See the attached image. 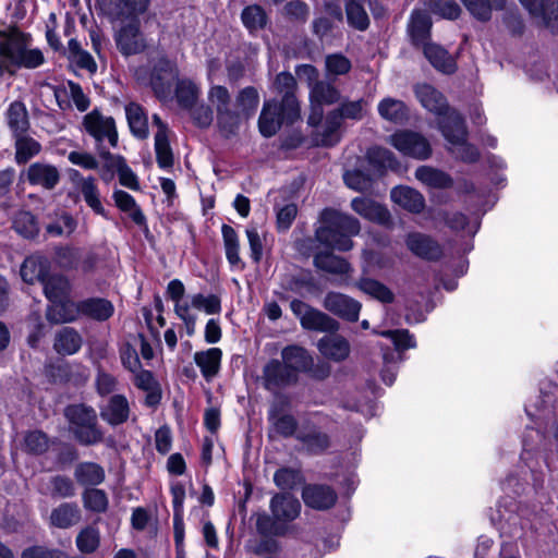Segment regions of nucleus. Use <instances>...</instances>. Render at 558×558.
Returning a JSON list of instances; mask_svg holds the SVG:
<instances>
[{
    "label": "nucleus",
    "mask_w": 558,
    "mask_h": 558,
    "mask_svg": "<svg viewBox=\"0 0 558 558\" xmlns=\"http://www.w3.org/2000/svg\"><path fill=\"white\" fill-rule=\"evenodd\" d=\"M45 63L41 49L33 46L29 34L15 26L0 28V77L20 69L34 70Z\"/></svg>",
    "instance_id": "1"
},
{
    "label": "nucleus",
    "mask_w": 558,
    "mask_h": 558,
    "mask_svg": "<svg viewBox=\"0 0 558 558\" xmlns=\"http://www.w3.org/2000/svg\"><path fill=\"white\" fill-rule=\"evenodd\" d=\"M322 226L316 229L315 238L323 245L345 252L353 247L352 236L361 230L360 221L348 214L335 209H325L320 214Z\"/></svg>",
    "instance_id": "2"
},
{
    "label": "nucleus",
    "mask_w": 558,
    "mask_h": 558,
    "mask_svg": "<svg viewBox=\"0 0 558 558\" xmlns=\"http://www.w3.org/2000/svg\"><path fill=\"white\" fill-rule=\"evenodd\" d=\"M64 415L74 438L85 446L102 441L104 433L98 426L96 411L85 404H72L65 408Z\"/></svg>",
    "instance_id": "3"
},
{
    "label": "nucleus",
    "mask_w": 558,
    "mask_h": 558,
    "mask_svg": "<svg viewBox=\"0 0 558 558\" xmlns=\"http://www.w3.org/2000/svg\"><path fill=\"white\" fill-rule=\"evenodd\" d=\"M452 123L440 121L439 129L449 144V150L459 159L465 162H474L478 159L480 153L475 146L466 142V126L458 112L448 116Z\"/></svg>",
    "instance_id": "4"
},
{
    "label": "nucleus",
    "mask_w": 558,
    "mask_h": 558,
    "mask_svg": "<svg viewBox=\"0 0 558 558\" xmlns=\"http://www.w3.org/2000/svg\"><path fill=\"white\" fill-rule=\"evenodd\" d=\"M43 287L46 298L51 302L47 318L53 323H64L61 317L70 310L68 304L75 303L70 299L71 284L69 280L61 275H49Z\"/></svg>",
    "instance_id": "5"
},
{
    "label": "nucleus",
    "mask_w": 558,
    "mask_h": 558,
    "mask_svg": "<svg viewBox=\"0 0 558 558\" xmlns=\"http://www.w3.org/2000/svg\"><path fill=\"white\" fill-rule=\"evenodd\" d=\"M388 143L405 157L426 160L433 149L429 141L421 133L411 130H399L391 134Z\"/></svg>",
    "instance_id": "6"
},
{
    "label": "nucleus",
    "mask_w": 558,
    "mask_h": 558,
    "mask_svg": "<svg viewBox=\"0 0 558 558\" xmlns=\"http://www.w3.org/2000/svg\"><path fill=\"white\" fill-rule=\"evenodd\" d=\"M83 125L86 133L95 140L96 149L104 148L106 141L110 147H117L118 131L112 117L104 116L94 109L84 117Z\"/></svg>",
    "instance_id": "7"
},
{
    "label": "nucleus",
    "mask_w": 558,
    "mask_h": 558,
    "mask_svg": "<svg viewBox=\"0 0 558 558\" xmlns=\"http://www.w3.org/2000/svg\"><path fill=\"white\" fill-rule=\"evenodd\" d=\"M208 100L216 109L219 126L231 134L239 124L240 113L231 109V96L229 90L221 85H214L208 90Z\"/></svg>",
    "instance_id": "8"
},
{
    "label": "nucleus",
    "mask_w": 558,
    "mask_h": 558,
    "mask_svg": "<svg viewBox=\"0 0 558 558\" xmlns=\"http://www.w3.org/2000/svg\"><path fill=\"white\" fill-rule=\"evenodd\" d=\"M68 306L70 310L61 317L64 323L75 320L78 315H84L98 322H105L109 319L114 312L112 303L100 298H90L77 303H69Z\"/></svg>",
    "instance_id": "9"
},
{
    "label": "nucleus",
    "mask_w": 558,
    "mask_h": 558,
    "mask_svg": "<svg viewBox=\"0 0 558 558\" xmlns=\"http://www.w3.org/2000/svg\"><path fill=\"white\" fill-rule=\"evenodd\" d=\"M310 100L311 113L307 123L315 125L323 118V105H332L339 101L340 92L330 82L319 81L310 90Z\"/></svg>",
    "instance_id": "10"
},
{
    "label": "nucleus",
    "mask_w": 558,
    "mask_h": 558,
    "mask_svg": "<svg viewBox=\"0 0 558 558\" xmlns=\"http://www.w3.org/2000/svg\"><path fill=\"white\" fill-rule=\"evenodd\" d=\"M414 93L420 104L426 110L439 117L438 124L442 120L448 124L452 123L448 120V116L456 111L449 109L446 98L434 86L426 83L416 84L414 86Z\"/></svg>",
    "instance_id": "11"
},
{
    "label": "nucleus",
    "mask_w": 558,
    "mask_h": 558,
    "mask_svg": "<svg viewBox=\"0 0 558 558\" xmlns=\"http://www.w3.org/2000/svg\"><path fill=\"white\" fill-rule=\"evenodd\" d=\"M322 415L318 412L312 413L307 418L303 420L296 439L301 441L307 451L312 453H320L325 451L329 445V436L315 429V418L320 422Z\"/></svg>",
    "instance_id": "12"
},
{
    "label": "nucleus",
    "mask_w": 558,
    "mask_h": 558,
    "mask_svg": "<svg viewBox=\"0 0 558 558\" xmlns=\"http://www.w3.org/2000/svg\"><path fill=\"white\" fill-rule=\"evenodd\" d=\"M324 306L327 311L340 318L349 322H356L359 319L362 304L347 294L329 292L325 296Z\"/></svg>",
    "instance_id": "13"
},
{
    "label": "nucleus",
    "mask_w": 558,
    "mask_h": 558,
    "mask_svg": "<svg viewBox=\"0 0 558 558\" xmlns=\"http://www.w3.org/2000/svg\"><path fill=\"white\" fill-rule=\"evenodd\" d=\"M340 116L330 111L324 119L312 125L314 129L312 140L317 146H333L340 141Z\"/></svg>",
    "instance_id": "14"
},
{
    "label": "nucleus",
    "mask_w": 558,
    "mask_h": 558,
    "mask_svg": "<svg viewBox=\"0 0 558 558\" xmlns=\"http://www.w3.org/2000/svg\"><path fill=\"white\" fill-rule=\"evenodd\" d=\"M54 97L61 110H69L74 106L78 111L84 112L90 106V100L81 85L72 81L56 88Z\"/></svg>",
    "instance_id": "15"
},
{
    "label": "nucleus",
    "mask_w": 558,
    "mask_h": 558,
    "mask_svg": "<svg viewBox=\"0 0 558 558\" xmlns=\"http://www.w3.org/2000/svg\"><path fill=\"white\" fill-rule=\"evenodd\" d=\"M296 82L294 76L288 72H281L277 75L275 81V89L282 95L281 105L287 109V117L290 121H295L300 118V106L294 96Z\"/></svg>",
    "instance_id": "16"
},
{
    "label": "nucleus",
    "mask_w": 558,
    "mask_h": 558,
    "mask_svg": "<svg viewBox=\"0 0 558 558\" xmlns=\"http://www.w3.org/2000/svg\"><path fill=\"white\" fill-rule=\"evenodd\" d=\"M293 123L287 117V109L278 106L275 100L265 101L259 119L258 128L265 137H270L277 133L282 122Z\"/></svg>",
    "instance_id": "17"
},
{
    "label": "nucleus",
    "mask_w": 558,
    "mask_h": 558,
    "mask_svg": "<svg viewBox=\"0 0 558 558\" xmlns=\"http://www.w3.org/2000/svg\"><path fill=\"white\" fill-rule=\"evenodd\" d=\"M74 178L76 179V187L86 205L96 215L108 218L96 178L92 175L82 177L77 171L74 172Z\"/></svg>",
    "instance_id": "18"
},
{
    "label": "nucleus",
    "mask_w": 558,
    "mask_h": 558,
    "mask_svg": "<svg viewBox=\"0 0 558 558\" xmlns=\"http://www.w3.org/2000/svg\"><path fill=\"white\" fill-rule=\"evenodd\" d=\"M351 208L362 218L372 222L389 227L391 215L381 204L368 197H355L351 201Z\"/></svg>",
    "instance_id": "19"
},
{
    "label": "nucleus",
    "mask_w": 558,
    "mask_h": 558,
    "mask_svg": "<svg viewBox=\"0 0 558 558\" xmlns=\"http://www.w3.org/2000/svg\"><path fill=\"white\" fill-rule=\"evenodd\" d=\"M296 374L283 362L271 360L263 371L264 385L267 390L274 391L296 381Z\"/></svg>",
    "instance_id": "20"
},
{
    "label": "nucleus",
    "mask_w": 558,
    "mask_h": 558,
    "mask_svg": "<svg viewBox=\"0 0 558 558\" xmlns=\"http://www.w3.org/2000/svg\"><path fill=\"white\" fill-rule=\"evenodd\" d=\"M405 244L412 254L424 259L436 260L442 255L441 246L424 233H409L405 238Z\"/></svg>",
    "instance_id": "21"
},
{
    "label": "nucleus",
    "mask_w": 558,
    "mask_h": 558,
    "mask_svg": "<svg viewBox=\"0 0 558 558\" xmlns=\"http://www.w3.org/2000/svg\"><path fill=\"white\" fill-rule=\"evenodd\" d=\"M116 40L119 49L124 54L141 52L145 48V41L140 31L138 20H131L130 23L122 26Z\"/></svg>",
    "instance_id": "22"
},
{
    "label": "nucleus",
    "mask_w": 558,
    "mask_h": 558,
    "mask_svg": "<svg viewBox=\"0 0 558 558\" xmlns=\"http://www.w3.org/2000/svg\"><path fill=\"white\" fill-rule=\"evenodd\" d=\"M130 414V403L123 395L111 396L107 403L100 407V417L111 426L125 423Z\"/></svg>",
    "instance_id": "23"
},
{
    "label": "nucleus",
    "mask_w": 558,
    "mask_h": 558,
    "mask_svg": "<svg viewBox=\"0 0 558 558\" xmlns=\"http://www.w3.org/2000/svg\"><path fill=\"white\" fill-rule=\"evenodd\" d=\"M270 510L276 522H290L299 517L301 504L290 494H278L270 500Z\"/></svg>",
    "instance_id": "24"
},
{
    "label": "nucleus",
    "mask_w": 558,
    "mask_h": 558,
    "mask_svg": "<svg viewBox=\"0 0 558 558\" xmlns=\"http://www.w3.org/2000/svg\"><path fill=\"white\" fill-rule=\"evenodd\" d=\"M302 498L306 506L316 509H329L336 504L337 494L327 485H307L303 488Z\"/></svg>",
    "instance_id": "25"
},
{
    "label": "nucleus",
    "mask_w": 558,
    "mask_h": 558,
    "mask_svg": "<svg viewBox=\"0 0 558 558\" xmlns=\"http://www.w3.org/2000/svg\"><path fill=\"white\" fill-rule=\"evenodd\" d=\"M335 332L319 339L317 349L326 359L341 362L350 354V343L345 338Z\"/></svg>",
    "instance_id": "26"
},
{
    "label": "nucleus",
    "mask_w": 558,
    "mask_h": 558,
    "mask_svg": "<svg viewBox=\"0 0 558 558\" xmlns=\"http://www.w3.org/2000/svg\"><path fill=\"white\" fill-rule=\"evenodd\" d=\"M27 181L32 185H39L47 190H52L60 180L58 169L48 163L35 162L31 165L26 172Z\"/></svg>",
    "instance_id": "27"
},
{
    "label": "nucleus",
    "mask_w": 558,
    "mask_h": 558,
    "mask_svg": "<svg viewBox=\"0 0 558 558\" xmlns=\"http://www.w3.org/2000/svg\"><path fill=\"white\" fill-rule=\"evenodd\" d=\"M50 262L41 255H31L21 266V277L27 283L36 281L41 284L49 277Z\"/></svg>",
    "instance_id": "28"
},
{
    "label": "nucleus",
    "mask_w": 558,
    "mask_h": 558,
    "mask_svg": "<svg viewBox=\"0 0 558 558\" xmlns=\"http://www.w3.org/2000/svg\"><path fill=\"white\" fill-rule=\"evenodd\" d=\"M390 196L393 203L413 214L421 213L425 207L424 196L410 186L393 187Z\"/></svg>",
    "instance_id": "29"
},
{
    "label": "nucleus",
    "mask_w": 558,
    "mask_h": 558,
    "mask_svg": "<svg viewBox=\"0 0 558 558\" xmlns=\"http://www.w3.org/2000/svg\"><path fill=\"white\" fill-rule=\"evenodd\" d=\"M222 351L219 348H210L194 354V362L199 367L206 380L213 379L220 369Z\"/></svg>",
    "instance_id": "30"
},
{
    "label": "nucleus",
    "mask_w": 558,
    "mask_h": 558,
    "mask_svg": "<svg viewBox=\"0 0 558 558\" xmlns=\"http://www.w3.org/2000/svg\"><path fill=\"white\" fill-rule=\"evenodd\" d=\"M270 435H278L284 438L295 437L300 428H298V421L291 414H279L277 408L274 407L269 411L268 416Z\"/></svg>",
    "instance_id": "31"
},
{
    "label": "nucleus",
    "mask_w": 558,
    "mask_h": 558,
    "mask_svg": "<svg viewBox=\"0 0 558 558\" xmlns=\"http://www.w3.org/2000/svg\"><path fill=\"white\" fill-rule=\"evenodd\" d=\"M422 48L424 56L436 70L446 74H450L456 71L454 59L442 47L433 43H427Z\"/></svg>",
    "instance_id": "32"
},
{
    "label": "nucleus",
    "mask_w": 558,
    "mask_h": 558,
    "mask_svg": "<svg viewBox=\"0 0 558 558\" xmlns=\"http://www.w3.org/2000/svg\"><path fill=\"white\" fill-rule=\"evenodd\" d=\"M5 118L13 136L26 134L29 129V118L23 101L16 100L11 102L5 111Z\"/></svg>",
    "instance_id": "33"
},
{
    "label": "nucleus",
    "mask_w": 558,
    "mask_h": 558,
    "mask_svg": "<svg viewBox=\"0 0 558 558\" xmlns=\"http://www.w3.org/2000/svg\"><path fill=\"white\" fill-rule=\"evenodd\" d=\"M82 513L74 502H63L50 513L51 525L58 529H69L81 521Z\"/></svg>",
    "instance_id": "34"
},
{
    "label": "nucleus",
    "mask_w": 558,
    "mask_h": 558,
    "mask_svg": "<svg viewBox=\"0 0 558 558\" xmlns=\"http://www.w3.org/2000/svg\"><path fill=\"white\" fill-rule=\"evenodd\" d=\"M432 27V21L427 13L416 10L411 14L409 23V34L413 44L417 46H424L429 43V31Z\"/></svg>",
    "instance_id": "35"
},
{
    "label": "nucleus",
    "mask_w": 558,
    "mask_h": 558,
    "mask_svg": "<svg viewBox=\"0 0 558 558\" xmlns=\"http://www.w3.org/2000/svg\"><path fill=\"white\" fill-rule=\"evenodd\" d=\"M65 53L71 65L86 70L90 74L97 71V64L94 58L89 52L83 49L81 43L75 38L69 40Z\"/></svg>",
    "instance_id": "36"
},
{
    "label": "nucleus",
    "mask_w": 558,
    "mask_h": 558,
    "mask_svg": "<svg viewBox=\"0 0 558 558\" xmlns=\"http://www.w3.org/2000/svg\"><path fill=\"white\" fill-rule=\"evenodd\" d=\"M83 344L81 335L71 327H64L56 333L53 348L62 355H72L80 351Z\"/></svg>",
    "instance_id": "37"
},
{
    "label": "nucleus",
    "mask_w": 558,
    "mask_h": 558,
    "mask_svg": "<svg viewBox=\"0 0 558 558\" xmlns=\"http://www.w3.org/2000/svg\"><path fill=\"white\" fill-rule=\"evenodd\" d=\"M226 257L229 264L235 269H244L245 264L240 257V241L235 230L229 225L221 227Z\"/></svg>",
    "instance_id": "38"
},
{
    "label": "nucleus",
    "mask_w": 558,
    "mask_h": 558,
    "mask_svg": "<svg viewBox=\"0 0 558 558\" xmlns=\"http://www.w3.org/2000/svg\"><path fill=\"white\" fill-rule=\"evenodd\" d=\"M300 322L303 328L310 330L333 332L339 329V323L336 319L313 307L302 316Z\"/></svg>",
    "instance_id": "39"
},
{
    "label": "nucleus",
    "mask_w": 558,
    "mask_h": 558,
    "mask_svg": "<svg viewBox=\"0 0 558 558\" xmlns=\"http://www.w3.org/2000/svg\"><path fill=\"white\" fill-rule=\"evenodd\" d=\"M125 114L131 133L137 138H146L149 134L148 119L144 109L135 102L125 106Z\"/></svg>",
    "instance_id": "40"
},
{
    "label": "nucleus",
    "mask_w": 558,
    "mask_h": 558,
    "mask_svg": "<svg viewBox=\"0 0 558 558\" xmlns=\"http://www.w3.org/2000/svg\"><path fill=\"white\" fill-rule=\"evenodd\" d=\"M415 178L424 185L433 189H448L453 182L448 173L429 166H420L415 170Z\"/></svg>",
    "instance_id": "41"
},
{
    "label": "nucleus",
    "mask_w": 558,
    "mask_h": 558,
    "mask_svg": "<svg viewBox=\"0 0 558 558\" xmlns=\"http://www.w3.org/2000/svg\"><path fill=\"white\" fill-rule=\"evenodd\" d=\"M355 286L363 293L381 303L389 304L395 301L393 292L386 284L376 279L362 277L356 281Z\"/></svg>",
    "instance_id": "42"
},
{
    "label": "nucleus",
    "mask_w": 558,
    "mask_h": 558,
    "mask_svg": "<svg viewBox=\"0 0 558 558\" xmlns=\"http://www.w3.org/2000/svg\"><path fill=\"white\" fill-rule=\"evenodd\" d=\"M379 116L392 123L401 124L408 120L409 111L405 104L395 98H384L378 104Z\"/></svg>",
    "instance_id": "43"
},
{
    "label": "nucleus",
    "mask_w": 558,
    "mask_h": 558,
    "mask_svg": "<svg viewBox=\"0 0 558 558\" xmlns=\"http://www.w3.org/2000/svg\"><path fill=\"white\" fill-rule=\"evenodd\" d=\"M116 206L123 213H126L132 221L138 226L145 223L146 219L135 202V198L123 190H116L112 193Z\"/></svg>",
    "instance_id": "44"
},
{
    "label": "nucleus",
    "mask_w": 558,
    "mask_h": 558,
    "mask_svg": "<svg viewBox=\"0 0 558 558\" xmlns=\"http://www.w3.org/2000/svg\"><path fill=\"white\" fill-rule=\"evenodd\" d=\"M281 356L283 363L292 369L294 374L296 372L306 371L312 364V357L308 355L307 351L299 345H289L286 347Z\"/></svg>",
    "instance_id": "45"
},
{
    "label": "nucleus",
    "mask_w": 558,
    "mask_h": 558,
    "mask_svg": "<svg viewBox=\"0 0 558 558\" xmlns=\"http://www.w3.org/2000/svg\"><path fill=\"white\" fill-rule=\"evenodd\" d=\"M466 10L478 21L490 20L494 10H501L505 0H460Z\"/></svg>",
    "instance_id": "46"
},
{
    "label": "nucleus",
    "mask_w": 558,
    "mask_h": 558,
    "mask_svg": "<svg viewBox=\"0 0 558 558\" xmlns=\"http://www.w3.org/2000/svg\"><path fill=\"white\" fill-rule=\"evenodd\" d=\"M199 86L187 78L179 80L175 86V98L179 106L186 110H192L199 97Z\"/></svg>",
    "instance_id": "47"
},
{
    "label": "nucleus",
    "mask_w": 558,
    "mask_h": 558,
    "mask_svg": "<svg viewBox=\"0 0 558 558\" xmlns=\"http://www.w3.org/2000/svg\"><path fill=\"white\" fill-rule=\"evenodd\" d=\"M314 264L318 269L335 275H347L352 269L344 258L336 256L332 253L316 254Z\"/></svg>",
    "instance_id": "48"
},
{
    "label": "nucleus",
    "mask_w": 558,
    "mask_h": 558,
    "mask_svg": "<svg viewBox=\"0 0 558 558\" xmlns=\"http://www.w3.org/2000/svg\"><path fill=\"white\" fill-rule=\"evenodd\" d=\"M76 481L84 486H96L104 482L105 470L97 463H80L74 471Z\"/></svg>",
    "instance_id": "49"
},
{
    "label": "nucleus",
    "mask_w": 558,
    "mask_h": 558,
    "mask_svg": "<svg viewBox=\"0 0 558 558\" xmlns=\"http://www.w3.org/2000/svg\"><path fill=\"white\" fill-rule=\"evenodd\" d=\"M97 151L99 157L102 159L100 178L104 182L109 183L126 161L122 156L109 153L106 147L99 148Z\"/></svg>",
    "instance_id": "50"
},
{
    "label": "nucleus",
    "mask_w": 558,
    "mask_h": 558,
    "mask_svg": "<svg viewBox=\"0 0 558 558\" xmlns=\"http://www.w3.org/2000/svg\"><path fill=\"white\" fill-rule=\"evenodd\" d=\"M13 137L15 140V160L17 163H26L40 153L41 145L33 137L26 134H19Z\"/></svg>",
    "instance_id": "51"
},
{
    "label": "nucleus",
    "mask_w": 558,
    "mask_h": 558,
    "mask_svg": "<svg viewBox=\"0 0 558 558\" xmlns=\"http://www.w3.org/2000/svg\"><path fill=\"white\" fill-rule=\"evenodd\" d=\"M77 227L76 219L69 213L62 211L46 226V231L52 236H69Z\"/></svg>",
    "instance_id": "52"
},
{
    "label": "nucleus",
    "mask_w": 558,
    "mask_h": 558,
    "mask_svg": "<svg viewBox=\"0 0 558 558\" xmlns=\"http://www.w3.org/2000/svg\"><path fill=\"white\" fill-rule=\"evenodd\" d=\"M155 153L157 163L161 169H169L173 166V153L169 143L168 134L156 132L155 134Z\"/></svg>",
    "instance_id": "53"
},
{
    "label": "nucleus",
    "mask_w": 558,
    "mask_h": 558,
    "mask_svg": "<svg viewBox=\"0 0 558 558\" xmlns=\"http://www.w3.org/2000/svg\"><path fill=\"white\" fill-rule=\"evenodd\" d=\"M14 230L26 239L34 238L38 234L39 228L35 216L25 210L19 211L13 219Z\"/></svg>",
    "instance_id": "54"
},
{
    "label": "nucleus",
    "mask_w": 558,
    "mask_h": 558,
    "mask_svg": "<svg viewBox=\"0 0 558 558\" xmlns=\"http://www.w3.org/2000/svg\"><path fill=\"white\" fill-rule=\"evenodd\" d=\"M369 162L379 169L397 170L400 166L398 159L389 149L384 147H372L367 151Z\"/></svg>",
    "instance_id": "55"
},
{
    "label": "nucleus",
    "mask_w": 558,
    "mask_h": 558,
    "mask_svg": "<svg viewBox=\"0 0 558 558\" xmlns=\"http://www.w3.org/2000/svg\"><path fill=\"white\" fill-rule=\"evenodd\" d=\"M190 311L195 308L197 311H203L207 315L219 314L221 312V302L220 299L215 294L204 295L202 293H196L190 296Z\"/></svg>",
    "instance_id": "56"
},
{
    "label": "nucleus",
    "mask_w": 558,
    "mask_h": 558,
    "mask_svg": "<svg viewBox=\"0 0 558 558\" xmlns=\"http://www.w3.org/2000/svg\"><path fill=\"white\" fill-rule=\"evenodd\" d=\"M351 68V61L342 53H331L325 58V70L328 78L345 75Z\"/></svg>",
    "instance_id": "57"
},
{
    "label": "nucleus",
    "mask_w": 558,
    "mask_h": 558,
    "mask_svg": "<svg viewBox=\"0 0 558 558\" xmlns=\"http://www.w3.org/2000/svg\"><path fill=\"white\" fill-rule=\"evenodd\" d=\"M75 543L81 553L92 554L99 547L100 532L97 527L87 526L77 534Z\"/></svg>",
    "instance_id": "58"
},
{
    "label": "nucleus",
    "mask_w": 558,
    "mask_h": 558,
    "mask_svg": "<svg viewBox=\"0 0 558 558\" xmlns=\"http://www.w3.org/2000/svg\"><path fill=\"white\" fill-rule=\"evenodd\" d=\"M348 23L359 29L365 31L369 25L368 15L364 9V3L348 1L345 5Z\"/></svg>",
    "instance_id": "59"
},
{
    "label": "nucleus",
    "mask_w": 558,
    "mask_h": 558,
    "mask_svg": "<svg viewBox=\"0 0 558 558\" xmlns=\"http://www.w3.org/2000/svg\"><path fill=\"white\" fill-rule=\"evenodd\" d=\"M241 19L250 33L264 28L267 21L264 10L256 4L246 7L242 11Z\"/></svg>",
    "instance_id": "60"
},
{
    "label": "nucleus",
    "mask_w": 558,
    "mask_h": 558,
    "mask_svg": "<svg viewBox=\"0 0 558 558\" xmlns=\"http://www.w3.org/2000/svg\"><path fill=\"white\" fill-rule=\"evenodd\" d=\"M238 107L246 118L252 116L259 104V95L255 87L243 88L236 97Z\"/></svg>",
    "instance_id": "61"
},
{
    "label": "nucleus",
    "mask_w": 558,
    "mask_h": 558,
    "mask_svg": "<svg viewBox=\"0 0 558 558\" xmlns=\"http://www.w3.org/2000/svg\"><path fill=\"white\" fill-rule=\"evenodd\" d=\"M424 2L432 12L445 19L454 20L461 12L454 0H424Z\"/></svg>",
    "instance_id": "62"
},
{
    "label": "nucleus",
    "mask_w": 558,
    "mask_h": 558,
    "mask_svg": "<svg viewBox=\"0 0 558 558\" xmlns=\"http://www.w3.org/2000/svg\"><path fill=\"white\" fill-rule=\"evenodd\" d=\"M150 0H119V15L137 20V16L145 13L148 9Z\"/></svg>",
    "instance_id": "63"
},
{
    "label": "nucleus",
    "mask_w": 558,
    "mask_h": 558,
    "mask_svg": "<svg viewBox=\"0 0 558 558\" xmlns=\"http://www.w3.org/2000/svg\"><path fill=\"white\" fill-rule=\"evenodd\" d=\"M83 501L85 508L94 512H104L108 507L107 495L101 489H86L83 494Z\"/></svg>",
    "instance_id": "64"
}]
</instances>
